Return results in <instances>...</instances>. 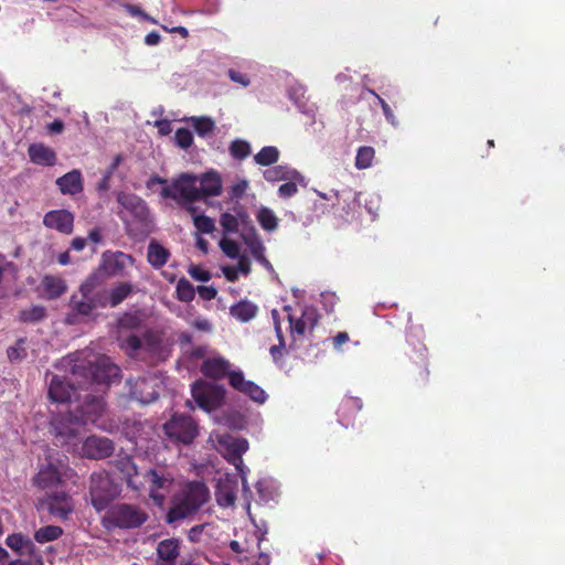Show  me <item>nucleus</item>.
I'll use <instances>...</instances> for the list:
<instances>
[{
	"instance_id": "obj_1",
	"label": "nucleus",
	"mask_w": 565,
	"mask_h": 565,
	"mask_svg": "<svg viewBox=\"0 0 565 565\" xmlns=\"http://www.w3.org/2000/svg\"><path fill=\"white\" fill-rule=\"evenodd\" d=\"M210 499L207 487L200 481H189L173 495L166 522L174 524L195 514Z\"/></svg>"
},
{
	"instance_id": "obj_2",
	"label": "nucleus",
	"mask_w": 565,
	"mask_h": 565,
	"mask_svg": "<svg viewBox=\"0 0 565 565\" xmlns=\"http://www.w3.org/2000/svg\"><path fill=\"white\" fill-rule=\"evenodd\" d=\"M210 499L207 487L200 481H189L173 495L166 522L174 524L195 514Z\"/></svg>"
},
{
	"instance_id": "obj_3",
	"label": "nucleus",
	"mask_w": 565,
	"mask_h": 565,
	"mask_svg": "<svg viewBox=\"0 0 565 565\" xmlns=\"http://www.w3.org/2000/svg\"><path fill=\"white\" fill-rule=\"evenodd\" d=\"M105 412V402L102 396L86 395L84 402L70 411V424L60 423L56 426V435L66 439L78 435V427L82 425H95L103 427L98 422Z\"/></svg>"
},
{
	"instance_id": "obj_4",
	"label": "nucleus",
	"mask_w": 565,
	"mask_h": 565,
	"mask_svg": "<svg viewBox=\"0 0 565 565\" xmlns=\"http://www.w3.org/2000/svg\"><path fill=\"white\" fill-rule=\"evenodd\" d=\"M117 202L128 214V216L120 214V218L126 224L130 235L146 236L152 232V217L143 199L134 193L119 192L117 194Z\"/></svg>"
},
{
	"instance_id": "obj_5",
	"label": "nucleus",
	"mask_w": 565,
	"mask_h": 565,
	"mask_svg": "<svg viewBox=\"0 0 565 565\" xmlns=\"http://www.w3.org/2000/svg\"><path fill=\"white\" fill-rule=\"evenodd\" d=\"M72 374L78 385L105 384L109 385L120 376V369L106 355L96 356L94 361H76L72 366Z\"/></svg>"
},
{
	"instance_id": "obj_6",
	"label": "nucleus",
	"mask_w": 565,
	"mask_h": 565,
	"mask_svg": "<svg viewBox=\"0 0 565 565\" xmlns=\"http://www.w3.org/2000/svg\"><path fill=\"white\" fill-rule=\"evenodd\" d=\"M149 519L145 509L136 504L117 503L110 507L103 518L107 530H132L143 525Z\"/></svg>"
},
{
	"instance_id": "obj_7",
	"label": "nucleus",
	"mask_w": 565,
	"mask_h": 565,
	"mask_svg": "<svg viewBox=\"0 0 565 565\" xmlns=\"http://www.w3.org/2000/svg\"><path fill=\"white\" fill-rule=\"evenodd\" d=\"M120 494V487L104 470L94 471L89 477V502L97 512H102Z\"/></svg>"
},
{
	"instance_id": "obj_8",
	"label": "nucleus",
	"mask_w": 565,
	"mask_h": 565,
	"mask_svg": "<svg viewBox=\"0 0 565 565\" xmlns=\"http://www.w3.org/2000/svg\"><path fill=\"white\" fill-rule=\"evenodd\" d=\"M163 430L171 441L175 444L190 445L199 434V426L189 415L173 414L163 425Z\"/></svg>"
},
{
	"instance_id": "obj_9",
	"label": "nucleus",
	"mask_w": 565,
	"mask_h": 565,
	"mask_svg": "<svg viewBox=\"0 0 565 565\" xmlns=\"http://www.w3.org/2000/svg\"><path fill=\"white\" fill-rule=\"evenodd\" d=\"M196 180V177L184 173L172 185L164 186L161 190V195L178 203H194L201 200L199 186L195 184Z\"/></svg>"
},
{
	"instance_id": "obj_10",
	"label": "nucleus",
	"mask_w": 565,
	"mask_h": 565,
	"mask_svg": "<svg viewBox=\"0 0 565 565\" xmlns=\"http://www.w3.org/2000/svg\"><path fill=\"white\" fill-rule=\"evenodd\" d=\"M38 508L54 518L67 520L74 511V500L63 490H51L39 499Z\"/></svg>"
},
{
	"instance_id": "obj_11",
	"label": "nucleus",
	"mask_w": 565,
	"mask_h": 565,
	"mask_svg": "<svg viewBox=\"0 0 565 565\" xmlns=\"http://www.w3.org/2000/svg\"><path fill=\"white\" fill-rule=\"evenodd\" d=\"M149 484V495L157 505H162L167 494L171 491L174 479L170 472L150 469L145 475Z\"/></svg>"
},
{
	"instance_id": "obj_12",
	"label": "nucleus",
	"mask_w": 565,
	"mask_h": 565,
	"mask_svg": "<svg viewBox=\"0 0 565 565\" xmlns=\"http://www.w3.org/2000/svg\"><path fill=\"white\" fill-rule=\"evenodd\" d=\"M135 259L131 255L122 252H105L102 255L99 270L107 277H125L127 276L126 268L131 267Z\"/></svg>"
},
{
	"instance_id": "obj_13",
	"label": "nucleus",
	"mask_w": 565,
	"mask_h": 565,
	"mask_svg": "<svg viewBox=\"0 0 565 565\" xmlns=\"http://www.w3.org/2000/svg\"><path fill=\"white\" fill-rule=\"evenodd\" d=\"M424 338V329L422 326H409L407 331V342L414 347L416 359L414 362L418 365V375L423 382H426L429 376L427 367V348L420 341Z\"/></svg>"
},
{
	"instance_id": "obj_14",
	"label": "nucleus",
	"mask_w": 565,
	"mask_h": 565,
	"mask_svg": "<svg viewBox=\"0 0 565 565\" xmlns=\"http://www.w3.org/2000/svg\"><path fill=\"white\" fill-rule=\"evenodd\" d=\"M65 467L64 460L50 456L47 465L38 471V488H52L58 484Z\"/></svg>"
},
{
	"instance_id": "obj_15",
	"label": "nucleus",
	"mask_w": 565,
	"mask_h": 565,
	"mask_svg": "<svg viewBox=\"0 0 565 565\" xmlns=\"http://www.w3.org/2000/svg\"><path fill=\"white\" fill-rule=\"evenodd\" d=\"M220 443L225 447V459L243 476L245 468L243 455L248 450V441L245 438L228 437Z\"/></svg>"
},
{
	"instance_id": "obj_16",
	"label": "nucleus",
	"mask_w": 565,
	"mask_h": 565,
	"mask_svg": "<svg viewBox=\"0 0 565 565\" xmlns=\"http://www.w3.org/2000/svg\"><path fill=\"white\" fill-rule=\"evenodd\" d=\"M181 555V541L170 537L160 541L156 547L153 565H177Z\"/></svg>"
},
{
	"instance_id": "obj_17",
	"label": "nucleus",
	"mask_w": 565,
	"mask_h": 565,
	"mask_svg": "<svg viewBox=\"0 0 565 565\" xmlns=\"http://www.w3.org/2000/svg\"><path fill=\"white\" fill-rule=\"evenodd\" d=\"M114 443L106 437L90 436L83 444V454L90 459H104L113 455Z\"/></svg>"
},
{
	"instance_id": "obj_18",
	"label": "nucleus",
	"mask_w": 565,
	"mask_h": 565,
	"mask_svg": "<svg viewBox=\"0 0 565 565\" xmlns=\"http://www.w3.org/2000/svg\"><path fill=\"white\" fill-rule=\"evenodd\" d=\"M191 393L198 406L206 412H211L220 405L221 396L201 381L192 385Z\"/></svg>"
},
{
	"instance_id": "obj_19",
	"label": "nucleus",
	"mask_w": 565,
	"mask_h": 565,
	"mask_svg": "<svg viewBox=\"0 0 565 565\" xmlns=\"http://www.w3.org/2000/svg\"><path fill=\"white\" fill-rule=\"evenodd\" d=\"M284 310L288 312V321L292 335H303L307 329L312 331L318 323V315L312 309L303 310L301 316L297 319L290 313V306H285Z\"/></svg>"
},
{
	"instance_id": "obj_20",
	"label": "nucleus",
	"mask_w": 565,
	"mask_h": 565,
	"mask_svg": "<svg viewBox=\"0 0 565 565\" xmlns=\"http://www.w3.org/2000/svg\"><path fill=\"white\" fill-rule=\"evenodd\" d=\"M43 223L49 228L63 234H71L74 226V215L67 210H54L45 214Z\"/></svg>"
},
{
	"instance_id": "obj_21",
	"label": "nucleus",
	"mask_w": 565,
	"mask_h": 565,
	"mask_svg": "<svg viewBox=\"0 0 565 565\" xmlns=\"http://www.w3.org/2000/svg\"><path fill=\"white\" fill-rule=\"evenodd\" d=\"M76 396V388L74 385L65 382L61 377L54 375L51 380L49 387V397L57 403L71 402Z\"/></svg>"
},
{
	"instance_id": "obj_22",
	"label": "nucleus",
	"mask_w": 565,
	"mask_h": 565,
	"mask_svg": "<svg viewBox=\"0 0 565 565\" xmlns=\"http://www.w3.org/2000/svg\"><path fill=\"white\" fill-rule=\"evenodd\" d=\"M230 362L223 358H210L201 364V372L205 377L221 380L227 375Z\"/></svg>"
},
{
	"instance_id": "obj_23",
	"label": "nucleus",
	"mask_w": 565,
	"mask_h": 565,
	"mask_svg": "<svg viewBox=\"0 0 565 565\" xmlns=\"http://www.w3.org/2000/svg\"><path fill=\"white\" fill-rule=\"evenodd\" d=\"M157 381L151 377H141L136 382L132 394L142 404L154 402L159 397V392L156 390Z\"/></svg>"
},
{
	"instance_id": "obj_24",
	"label": "nucleus",
	"mask_w": 565,
	"mask_h": 565,
	"mask_svg": "<svg viewBox=\"0 0 565 565\" xmlns=\"http://www.w3.org/2000/svg\"><path fill=\"white\" fill-rule=\"evenodd\" d=\"M199 191L201 199L222 193V179L218 172L210 171L201 175Z\"/></svg>"
},
{
	"instance_id": "obj_25",
	"label": "nucleus",
	"mask_w": 565,
	"mask_h": 565,
	"mask_svg": "<svg viewBox=\"0 0 565 565\" xmlns=\"http://www.w3.org/2000/svg\"><path fill=\"white\" fill-rule=\"evenodd\" d=\"M56 184L63 194H77L83 191L82 174L78 170H72L56 180Z\"/></svg>"
},
{
	"instance_id": "obj_26",
	"label": "nucleus",
	"mask_w": 565,
	"mask_h": 565,
	"mask_svg": "<svg viewBox=\"0 0 565 565\" xmlns=\"http://www.w3.org/2000/svg\"><path fill=\"white\" fill-rule=\"evenodd\" d=\"M171 253L168 248H166L158 241L152 239L148 245L147 250V260L148 263L156 269L163 267L169 258Z\"/></svg>"
},
{
	"instance_id": "obj_27",
	"label": "nucleus",
	"mask_w": 565,
	"mask_h": 565,
	"mask_svg": "<svg viewBox=\"0 0 565 565\" xmlns=\"http://www.w3.org/2000/svg\"><path fill=\"white\" fill-rule=\"evenodd\" d=\"M42 288L46 298L55 299L66 292L67 285L61 276L46 275L42 279Z\"/></svg>"
},
{
	"instance_id": "obj_28",
	"label": "nucleus",
	"mask_w": 565,
	"mask_h": 565,
	"mask_svg": "<svg viewBox=\"0 0 565 565\" xmlns=\"http://www.w3.org/2000/svg\"><path fill=\"white\" fill-rule=\"evenodd\" d=\"M258 307L248 300H241L230 308V313L241 322H248L256 317Z\"/></svg>"
},
{
	"instance_id": "obj_29",
	"label": "nucleus",
	"mask_w": 565,
	"mask_h": 565,
	"mask_svg": "<svg viewBox=\"0 0 565 565\" xmlns=\"http://www.w3.org/2000/svg\"><path fill=\"white\" fill-rule=\"evenodd\" d=\"M108 292L109 307L115 308L135 292V286L128 281H120L108 290Z\"/></svg>"
},
{
	"instance_id": "obj_30",
	"label": "nucleus",
	"mask_w": 565,
	"mask_h": 565,
	"mask_svg": "<svg viewBox=\"0 0 565 565\" xmlns=\"http://www.w3.org/2000/svg\"><path fill=\"white\" fill-rule=\"evenodd\" d=\"M6 543L11 550L18 552L21 556L28 555L29 558H33V543L22 534L9 535Z\"/></svg>"
},
{
	"instance_id": "obj_31",
	"label": "nucleus",
	"mask_w": 565,
	"mask_h": 565,
	"mask_svg": "<svg viewBox=\"0 0 565 565\" xmlns=\"http://www.w3.org/2000/svg\"><path fill=\"white\" fill-rule=\"evenodd\" d=\"M299 173L286 166H275L264 171V178L268 182L294 179Z\"/></svg>"
},
{
	"instance_id": "obj_32",
	"label": "nucleus",
	"mask_w": 565,
	"mask_h": 565,
	"mask_svg": "<svg viewBox=\"0 0 565 565\" xmlns=\"http://www.w3.org/2000/svg\"><path fill=\"white\" fill-rule=\"evenodd\" d=\"M248 218V215L246 212L242 211L237 213V216L231 214V213H222L220 217V224L223 228V232L228 233H236L238 231L239 221L243 223Z\"/></svg>"
},
{
	"instance_id": "obj_33",
	"label": "nucleus",
	"mask_w": 565,
	"mask_h": 565,
	"mask_svg": "<svg viewBox=\"0 0 565 565\" xmlns=\"http://www.w3.org/2000/svg\"><path fill=\"white\" fill-rule=\"evenodd\" d=\"M242 239L248 247L253 257L265 253L266 248L254 226L247 233L242 234Z\"/></svg>"
},
{
	"instance_id": "obj_34",
	"label": "nucleus",
	"mask_w": 565,
	"mask_h": 565,
	"mask_svg": "<svg viewBox=\"0 0 565 565\" xmlns=\"http://www.w3.org/2000/svg\"><path fill=\"white\" fill-rule=\"evenodd\" d=\"M70 306L72 310L81 316L89 317L93 315L95 308L94 303L90 300V295L83 297H77L76 295H73L70 300Z\"/></svg>"
},
{
	"instance_id": "obj_35",
	"label": "nucleus",
	"mask_w": 565,
	"mask_h": 565,
	"mask_svg": "<svg viewBox=\"0 0 565 565\" xmlns=\"http://www.w3.org/2000/svg\"><path fill=\"white\" fill-rule=\"evenodd\" d=\"M279 159V150L274 146L263 147L255 156L254 160L257 164L268 167L276 163Z\"/></svg>"
},
{
	"instance_id": "obj_36",
	"label": "nucleus",
	"mask_w": 565,
	"mask_h": 565,
	"mask_svg": "<svg viewBox=\"0 0 565 565\" xmlns=\"http://www.w3.org/2000/svg\"><path fill=\"white\" fill-rule=\"evenodd\" d=\"M256 217L263 230L267 232H273L277 230L278 218L270 209L262 206L258 210Z\"/></svg>"
},
{
	"instance_id": "obj_37",
	"label": "nucleus",
	"mask_w": 565,
	"mask_h": 565,
	"mask_svg": "<svg viewBox=\"0 0 565 565\" xmlns=\"http://www.w3.org/2000/svg\"><path fill=\"white\" fill-rule=\"evenodd\" d=\"M175 297L179 301L190 302L195 297L193 285L184 277L180 278L175 287Z\"/></svg>"
},
{
	"instance_id": "obj_38",
	"label": "nucleus",
	"mask_w": 565,
	"mask_h": 565,
	"mask_svg": "<svg viewBox=\"0 0 565 565\" xmlns=\"http://www.w3.org/2000/svg\"><path fill=\"white\" fill-rule=\"evenodd\" d=\"M195 132L200 137H206L212 134L215 129V122L212 118L206 116L191 117L190 118Z\"/></svg>"
},
{
	"instance_id": "obj_39",
	"label": "nucleus",
	"mask_w": 565,
	"mask_h": 565,
	"mask_svg": "<svg viewBox=\"0 0 565 565\" xmlns=\"http://www.w3.org/2000/svg\"><path fill=\"white\" fill-rule=\"evenodd\" d=\"M375 151L372 147H360L355 157V167L359 170L367 169L372 166Z\"/></svg>"
},
{
	"instance_id": "obj_40",
	"label": "nucleus",
	"mask_w": 565,
	"mask_h": 565,
	"mask_svg": "<svg viewBox=\"0 0 565 565\" xmlns=\"http://www.w3.org/2000/svg\"><path fill=\"white\" fill-rule=\"evenodd\" d=\"M230 153L234 159L244 160L250 154V145L242 139H235L230 145Z\"/></svg>"
},
{
	"instance_id": "obj_41",
	"label": "nucleus",
	"mask_w": 565,
	"mask_h": 565,
	"mask_svg": "<svg viewBox=\"0 0 565 565\" xmlns=\"http://www.w3.org/2000/svg\"><path fill=\"white\" fill-rule=\"evenodd\" d=\"M243 394L247 395L254 402L263 404L266 402L268 395L266 392L253 381H248L246 386L243 388Z\"/></svg>"
},
{
	"instance_id": "obj_42",
	"label": "nucleus",
	"mask_w": 565,
	"mask_h": 565,
	"mask_svg": "<svg viewBox=\"0 0 565 565\" xmlns=\"http://www.w3.org/2000/svg\"><path fill=\"white\" fill-rule=\"evenodd\" d=\"M62 534V527L57 525H46L38 530V542H51L58 539Z\"/></svg>"
},
{
	"instance_id": "obj_43",
	"label": "nucleus",
	"mask_w": 565,
	"mask_h": 565,
	"mask_svg": "<svg viewBox=\"0 0 565 565\" xmlns=\"http://www.w3.org/2000/svg\"><path fill=\"white\" fill-rule=\"evenodd\" d=\"M36 158L38 164L53 166L56 160V154L49 147L38 143Z\"/></svg>"
},
{
	"instance_id": "obj_44",
	"label": "nucleus",
	"mask_w": 565,
	"mask_h": 565,
	"mask_svg": "<svg viewBox=\"0 0 565 565\" xmlns=\"http://www.w3.org/2000/svg\"><path fill=\"white\" fill-rule=\"evenodd\" d=\"M25 342V339H19L15 345L8 349L7 354L11 362L22 361L26 356Z\"/></svg>"
},
{
	"instance_id": "obj_45",
	"label": "nucleus",
	"mask_w": 565,
	"mask_h": 565,
	"mask_svg": "<svg viewBox=\"0 0 565 565\" xmlns=\"http://www.w3.org/2000/svg\"><path fill=\"white\" fill-rule=\"evenodd\" d=\"M363 403L361 398L349 396L345 397L340 406L339 416L344 417L349 412H359L362 409Z\"/></svg>"
},
{
	"instance_id": "obj_46",
	"label": "nucleus",
	"mask_w": 565,
	"mask_h": 565,
	"mask_svg": "<svg viewBox=\"0 0 565 565\" xmlns=\"http://www.w3.org/2000/svg\"><path fill=\"white\" fill-rule=\"evenodd\" d=\"M118 324L121 329H138L141 326V318L137 312H126L120 317Z\"/></svg>"
},
{
	"instance_id": "obj_47",
	"label": "nucleus",
	"mask_w": 565,
	"mask_h": 565,
	"mask_svg": "<svg viewBox=\"0 0 565 565\" xmlns=\"http://www.w3.org/2000/svg\"><path fill=\"white\" fill-rule=\"evenodd\" d=\"M175 145L181 149H189L193 143V135L188 128H179L174 134Z\"/></svg>"
},
{
	"instance_id": "obj_48",
	"label": "nucleus",
	"mask_w": 565,
	"mask_h": 565,
	"mask_svg": "<svg viewBox=\"0 0 565 565\" xmlns=\"http://www.w3.org/2000/svg\"><path fill=\"white\" fill-rule=\"evenodd\" d=\"M193 223L195 228L202 234H211L215 230L214 220L206 215L194 216Z\"/></svg>"
},
{
	"instance_id": "obj_49",
	"label": "nucleus",
	"mask_w": 565,
	"mask_h": 565,
	"mask_svg": "<svg viewBox=\"0 0 565 565\" xmlns=\"http://www.w3.org/2000/svg\"><path fill=\"white\" fill-rule=\"evenodd\" d=\"M220 247L222 252L230 258H237L239 256V245L237 242L230 239V238H223L220 242Z\"/></svg>"
},
{
	"instance_id": "obj_50",
	"label": "nucleus",
	"mask_w": 565,
	"mask_h": 565,
	"mask_svg": "<svg viewBox=\"0 0 565 565\" xmlns=\"http://www.w3.org/2000/svg\"><path fill=\"white\" fill-rule=\"evenodd\" d=\"M227 377L230 385L239 393L243 392V388L246 386L248 382L247 380H245L242 371H228Z\"/></svg>"
},
{
	"instance_id": "obj_51",
	"label": "nucleus",
	"mask_w": 565,
	"mask_h": 565,
	"mask_svg": "<svg viewBox=\"0 0 565 565\" xmlns=\"http://www.w3.org/2000/svg\"><path fill=\"white\" fill-rule=\"evenodd\" d=\"M367 92L370 94H372L373 96H375V98L379 100L386 120L392 126L397 127L398 120L396 119L395 115L393 114V110L391 109L390 105L379 94H376L373 89H367Z\"/></svg>"
},
{
	"instance_id": "obj_52",
	"label": "nucleus",
	"mask_w": 565,
	"mask_h": 565,
	"mask_svg": "<svg viewBox=\"0 0 565 565\" xmlns=\"http://www.w3.org/2000/svg\"><path fill=\"white\" fill-rule=\"evenodd\" d=\"M100 285V280L97 274H93L81 285L79 294L83 297L89 296Z\"/></svg>"
},
{
	"instance_id": "obj_53",
	"label": "nucleus",
	"mask_w": 565,
	"mask_h": 565,
	"mask_svg": "<svg viewBox=\"0 0 565 565\" xmlns=\"http://www.w3.org/2000/svg\"><path fill=\"white\" fill-rule=\"evenodd\" d=\"M236 495L233 490H218L216 501L221 507L227 508L234 505Z\"/></svg>"
},
{
	"instance_id": "obj_54",
	"label": "nucleus",
	"mask_w": 565,
	"mask_h": 565,
	"mask_svg": "<svg viewBox=\"0 0 565 565\" xmlns=\"http://www.w3.org/2000/svg\"><path fill=\"white\" fill-rule=\"evenodd\" d=\"M90 300L94 303L95 310L97 308H105L109 306V292L107 290L93 291Z\"/></svg>"
},
{
	"instance_id": "obj_55",
	"label": "nucleus",
	"mask_w": 565,
	"mask_h": 565,
	"mask_svg": "<svg viewBox=\"0 0 565 565\" xmlns=\"http://www.w3.org/2000/svg\"><path fill=\"white\" fill-rule=\"evenodd\" d=\"M188 273L193 279L198 281L206 282L211 279V273L198 265H191Z\"/></svg>"
},
{
	"instance_id": "obj_56",
	"label": "nucleus",
	"mask_w": 565,
	"mask_h": 565,
	"mask_svg": "<svg viewBox=\"0 0 565 565\" xmlns=\"http://www.w3.org/2000/svg\"><path fill=\"white\" fill-rule=\"evenodd\" d=\"M298 186L295 182H286L278 188V195L282 199H288L296 195Z\"/></svg>"
},
{
	"instance_id": "obj_57",
	"label": "nucleus",
	"mask_w": 565,
	"mask_h": 565,
	"mask_svg": "<svg viewBox=\"0 0 565 565\" xmlns=\"http://www.w3.org/2000/svg\"><path fill=\"white\" fill-rule=\"evenodd\" d=\"M196 291L199 296L204 300H212L217 295V290L212 286H199Z\"/></svg>"
},
{
	"instance_id": "obj_58",
	"label": "nucleus",
	"mask_w": 565,
	"mask_h": 565,
	"mask_svg": "<svg viewBox=\"0 0 565 565\" xmlns=\"http://www.w3.org/2000/svg\"><path fill=\"white\" fill-rule=\"evenodd\" d=\"M247 185L248 184L245 180L235 183L234 185L231 186L230 195L235 199L242 198L247 189Z\"/></svg>"
},
{
	"instance_id": "obj_59",
	"label": "nucleus",
	"mask_w": 565,
	"mask_h": 565,
	"mask_svg": "<svg viewBox=\"0 0 565 565\" xmlns=\"http://www.w3.org/2000/svg\"><path fill=\"white\" fill-rule=\"evenodd\" d=\"M206 524H199L192 526L188 532V539L192 543H198L201 540V535Z\"/></svg>"
},
{
	"instance_id": "obj_60",
	"label": "nucleus",
	"mask_w": 565,
	"mask_h": 565,
	"mask_svg": "<svg viewBox=\"0 0 565 565\" xmlns=\"http://www.w3.org/2000/svg\"><path fill=\"white\" fill-rule=\"evenodd\" d=\"M269 352H270V355L274 360V362L278 363L281 358L287 353V350H286V343L285 344H276V345H273L270 349H269Z\"/></svg>"
},
{
	"instance_id": "obj_61",
	"label": "nucleus",
	"mask_w": 565,
	"mask_h": 565,
	"mask_svg": "<svg viewBox=\"0 0 565 565\" xmlns=\"http://www.w3.org/2000/svg\"><path fill=\"white\" fill-rule=\"evenodd\" d=\"M228 76L233 82L238 83L244 87L249 85V78L247 77V75H245L238 71L230 70Z\"/></svg>"
},
{
	"instance_id": "obj_62",
	"label": "nucleus",
	"mask_w": 565,
	"mask_h": 565,
	"mask_svg": "<svg viewBox=\"0 0 565 565\" xmlns=\"http://www.w3.org/2000/svg\"><path fill=\"white\" fill-rule=\"evenodd\" d=\"M124 347L137 351L141 348V339L136 334H130L124 340Z\"/></svg>"
},
{
	"instance_id": "obj_63",
	"label": "nucleus",
	"mask_w": 565,
	"mask_h": 565,
	"mask_svg": "<svg viewBox=\"0 0 565 565\" xmlns=\"http://www.w3.org/2000/svg\"><path fill=\"white\" fill-rule=\"evenodd\" d=\"M237 258H238V263H237V267H236L237 271L242 273L244 276L249 275V273H250V262L247 258V256L246 255H239Z\"/></svg>"
},
{
	"instance_id": "obj_64",
	"label": "nucleus",
	"mask_w": 565,
	"mask_h": 565,
	"mask_svg": "<svg viewBox=\"0 0 565 565\" xmlns=\"http://www.w3.org/2000/svg\"><path fill=\"white\" fill-rule=\"evenodd\" d=\"M156 127L161 136H168L172 131L171 121L168 119H161L156 121Z\"/></svg>"
}]
</instances>
